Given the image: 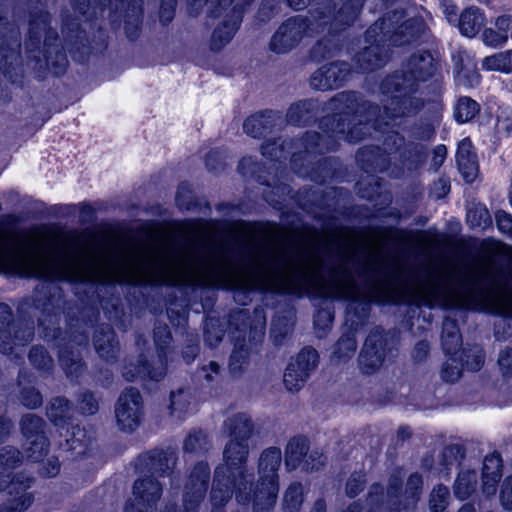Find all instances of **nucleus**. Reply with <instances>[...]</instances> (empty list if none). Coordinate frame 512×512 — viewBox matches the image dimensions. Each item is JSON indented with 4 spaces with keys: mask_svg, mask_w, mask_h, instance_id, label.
Returning a JSON list of instances; mask_svg holds the SVG:
<instances>
[{
    "mask_svg": "<svg viewBox=\"0 0 512 512\" xmlns=\"http://www.w3.org/2000/svg\"><path fill=\"white\" fill-rule=\"evenodd\" d=\"M144 365L149 367L150 369H153L154 367H157V364L155 363V361H153V363H151L147 359L146 355L141 353L139 355V358L137 360V364L136 365L129 364V365H126L123 368V371H122L123 377L127 381H134L138 377H140V378H150V379L154 380L150 375L142 373L140 371V368H142V366H144Z\"/></svg>",
    "mask_w": 512,
    "mask_h": 512,
    "instance_id": "0e129e2a",
    "label": "nucleus"
},
{
    "mask_svg": "<svg viewBox=\"0 0 512 512\" xmlns=\"http://www.w3.org/2000/svg\"><path fill=\"white\" fill-rule=\"evenodd\" d=\"M328 277L330 280H343L350 281V274L345 269H334L326 265L320 268L309 271L301 277V285L303 292L310 299H321L324 297L320 283Z\"/></svg>",
    "mask_w": 512,
    "mask_h": 512,
    "instance_id": "cd10ccee",
    "label": "nucleus"
},
{
    "mask_svg": "<svg viewBox=\"0 0 512 512\" xmlns=\"http://www.w3.org/2000/svg\"><path fill=\"white\" fill-rule=\"evenodd\" d=\"M73 12L83 17L84 21H92L101 15L108 6L113 23L123 19L127 38L134 41L141 34L143 19L142 0H69Z\"/></svg>",
    "mask_w": 512,
    "mask_h": 512,
    "instance_id": "423d86ee",
    "label": "nucleus"
},
{
    "mask_svg": "<svg viewBox=\"0 0 512 512\" xmlns=\"http://www.w3.org/2000/svg\"><path fill=\"white\" fill-rule=\"evenodd\" d=\"M356 349V330L348 329L335 342L332 354L336 359L346 361L354 356Z\"/></svg>",
    "mask_w": 512,
    "mask_h": 512,
    "instance_id": "8fccbe9b",
    "label": "nucleus"
},
{
    "mask_svg": "<svg viewBox=\"0 0 512 512\" xmlns=\"http://www.w3.org/2000/svg\"><path fill=\"white\" fill-rule=\"evenodd\" d=\"M62 20V34L65 43L70 47L72 58L84 62L96 48L88 42L86 30L82 28L78 19L70 15L68 10L60 14Z\"/></svg>",
    "mask_w": 512,
    "mask_h": 512,
    "instance_id": "4be33fe9",
    "label": "nucleus"
},
{
    "mask_svg": "<svg viewBox=\"0 0 512 512\" xmlns=\"http://www.w3.org/2000/svg\"><path fill=\"white\" fill-rule=\"evenodd\" d=\"M466 458V448L463 444H449L446 445L440 454L439 463L443 469L450 472L451 467L456 462L458 465H461L462 462Z\"/></svg>",
    "mask_w": 512,
    "mask_h": 512,
    "instance_id": "603ef678",
    "label": "nucleus"
},
{
    "mask_svg": "<svg viewBox=\"0 0 512 512\" xmlns=\"http://www.w3.org/2000/svg\"><path fill=\"white\" fill-rule=\"evenodd\" d=\"M288 334V318L283 313H278L272 320L270 329V338L275 346H281L285 343Z\"/></svg>",
    "mask_w": 512,
    "mask_h": 512,
    "instance_id": "bf43d9fd",
    "label": "nucleus"
},
{
    "mask_svg": "<svg viewBox=\"0 0 512 512\" xmlns=\"http://www.w3.org/2000/svg\"><path fill=\"white\" fill-rule=\"evenodd\" d=\"M77 407L83 415H94L99 410V401L92 391L83 389L77 395Z\"/></svg>",
    "mask_w": 512,
    "mask_h": 512,
    "instance_id": "338daca9",
    "label": "nucleus"
},
{
    "mask_svg": "<svg viewBox=\"0 0 512 512\" xmlns=\"http://www.w3.org/2000/svg\"><path fill=\"white\" fill-rule=\"evenodd\" d=\"M366 0H341L337 9L333 0H324L309 10L310 16L320 28L330 35H337L351 27L360 16Z\"/></svg>",
    "mask_w": 512,
    "mask_h": 512,
    "instance_id": "0eeeda50",
    "label": "nucleus"
},
{
    "mask_svg": "<svg viewBox=\"0 0 512 512\" xmlns=\"http://www.w3.org/2000/svg\"><path fill=\"white\" fill-rule=\"evenodd\" d=\"M503 473V459L498 451L486 455L481 469L482 489L487 494H494Z\"/></svg>",
    "mask_w": 512,
    "mask_h": 512,
    "instance_id": "f704fd0d",
    "label": "nucleus"
},
{
    "mask_svg": "<svg viewBox=\"0 0 512 512\" xmlns=\"http://www.w3.org/2000/svg\"><path fill=\"white\" fill-rule=\"evenodd\" d=\"M13 238L19 242V247L0 244V272L69 282L124 283V249L117 256L84 258L63 251L59 256L47 257L34 241L23 244L18 237Z\"/></svg>",
    "mask_w": 512,
    "mask_h": 512,
    "instance_id": "f257e3e1",
    "label": "nucleus"
},
{
    "mask_svg": "<svg viewBox=\"0 0 512 512\" xmlns=\"http://www.w3.org/2000/svg\"><path fill=\"white\" fill-rule=\"evenodd\" d=\"M168 406L171 417L182 420L187 414L191 404V392L188 388L180 387L170 392Z\"/></svg>",
    "mask_w": 512,
    "mask_h": 512,
    "instance_id": "09e8293b",
    "label": "nucleus"
},
{
    "mask_svg": "<svg viewBox=\"0 0 512 512\" xmlns=\"http://www.w3.org/2000/svg\"><path fill=\"white\" fill-rule=\"evenodd\" d=\"M30 363L38 370L51 371L54 366L52 357L42 346H33L28 354Z\"/></svg>",
    "mask_w": 512,
    "mask_h": 512,
    "instance_id": "052dcab7",
    "label": "nucleus"
},
{
    "mask_svg": "<svg viewBox=\"0 0 512 512\" xmlns=\"http://www.w3.org/2000/svg\"><path fill=\"white\" fill-rule=\"evenodd\" d=\"M480 113V103L467 95L458 96L452 105L453 120L458 125L473 124L477 122Z\"/></svg>",
    "mask_w": 512,
    "mask_h": 512,
    "instance_id": "c9c22d12",
    "label": "nucleus"
},
{
    "mask_svg": "<svg viewBox=\"0 0 512 512\" xmlns=\"http://www.w3.org/2000/svg\"><path fill=\"white\" fill-rule=\"evenodd\" d=\"M94 348L99 357L107 362H114L120 351L114 330L108 324L99 325L93 337Z\"/></svg>",
    "mask_w": 512,
    "mask_h": 512,
    "instance_id": "473e14b6",
    "label": "nucleus"
},
{
    "mask_svg": "<svg viewBox=\"0 0 512 512\" xmlns=\"http://www.w3.org/2000/svg\"><path fill=\"white\" fill-rule=\"evenodd\" d=\"M466 222L471 229L481 228L487 229L492 224V217L489 210L484 204H478L468 209L466 214Z\"/></svg>",
    "mask_w": 512,
    "mask_h": 512,
    "instance_id": "5fc2aeb1",
    "label": "nucleus"
},
{
    "mask_svg": "<svg viewBox=\"0 0 512 512\" xmlns=\"http://www.w3.org/2000/svg\"><path fill=\"white\" fill-rule=\"evenodd\" d=\"M262 155L274 162H283L288 156V138L286 135L267 137L261 144Z\"/></svg>",
    "mask_w": 512,
    "mask_h": 512,
    "instance_id": "c03bdc74",
    "label": "nucleus"
},
{
    "mask_svg": "<svg viewBox=\"0 0 512 512\" xmlns=\"http://www.w3.org/2000/svg\"><path fill=\"white\" fill-rule=\"evenodd\" d=\"M117 425L121 430L132 432L143 416V399L139 390L128 387L121 392L115 404Z\"/></svg>",
    "mask_w": 512,
    "mask_h": 512,
    "instance_id": "a211bd4d",
    "label": "nucleus"
},
{
    "mask_svg": "<svg viewBox=\"0 0 512 512\" xmlns=\"http://www.w3.org/2000/svg\"><path fill=\"white\" fill-rule=\"evenodd\" d=\"M481 68L488 72L512 73V49L493 53L484 57Z\"/></svg>",
    "mask_w": 512,
    "mask_h": 512,
    "instance_id": "de8ad7c7",
    "label": "nucleus"
},
{
    "mask_svg": "<svg viewBox=\"0 0 512 512\" xmlns=\"http://www.w3.org/2000/svg\"><path fill=\"white\" fill-rule=\"evenodd\" d=\"M381 28L371 24L364 32L366 46L356 52L352 61L358 73L369 74L383 68L388 60L389 49L383 36H380Z\"/></svg>",
    "mask_w": 512,
    "mask_h": 512,
    "instance_id": "4468645a",
    "label": "nucleus"
},
{
    "mask_svg": "<svg viewBox=\"0 0 512 512\" xmlns=\"http://www.w3.org/2000/svg\"><path fill=\"white\" fill-rule=\"evenodd\" d=\"M320 363L319 352L311 345L303 346L293 359L290 357V393L298 392Z\"/></svg>",
    "mask_w": 512,
    "mask_h": 512,
    "instance_id": "a878e982",
    "label": "nucleus"
},
{
    "mask_svg": "<svg viewBox=\"0 0 512 512\" xmlns=\"http://www.w3.org/2000/svg\"><path fill=\"white\" fill-rule=\"evenodd\" d=\"M440 71L436 51L423 48L411 53L400 69L387 74L380 82V92L389 100L384 107L386 115L393 120L417 116L426 106V100L416 95L420 84L431 81L432 94L440 96L442 82L435 78Z\"/></svg>",
    "mask_w": 512,
    "mask_h": 512,
    "instance_id": "7ed1b4c3",
    "label": "nucleus"
},
{
    "mask_svg": "<svg viewBox=\"0 0 512 512\" xmlns=\"http://www.w3.org/2000/svg\"><path fill=\"white\" fill-rule=\"evenodd\" d=\"M19 429L25 439L24 451L27 459L32 462L42 460L50 448L46 421L37 414L26 413L19 421Z\"/></svg>",
    "mask_w": 512,
    "mask_h": 512,
    "instance_id": "2eb2a0df",
    "label": "nucleus"
},
{
    "mask_svg": "<svg viewBox=\"0 0 512 512\" xmlns=\"http://www.w3.org/2000/svg\"><path fill=\"white\" fill-rule=\"evenodd\" d=\"M212 447L208 434L202 429H192L183 441V452L195 456L205 455Z\"/></svg>",
    "mask_w": 512,
    "mask_h": 512,
    "instance_id": "a18cd8bd",
    "label": "nucleus"
},
{
    "mask_svg": "<svg viewBox=\"0 0 512 512\" xmlns=\"http://www.w3.org/2000/svg\"><path fill=\"white\" fill-rule=\"evenodd\" d=\"M290 170L296 171L305 179L320 186L342 179V164L334 156H323L311 161L305 156L290 154Z\"/></svg>",
    "mask_w": 512,
    "mask_h": 512,
    "instance_id": "ddd939ff",
    "label": "nucleus"
},
{
    "mask_svg": "<svg viewBox=\"0 0 512 512\" xmlns=\"http://www.w3.org/2000/svg\"><path fill=\"white\" fill-rule=\"evenodd\" d=\"M248 258L251 279L266 291L283 293L288 289V253L284 246L266 237L262 241L253 235L236 239Z\"/></svg>",
    "mask_w": 512,
    "mask_h": 512,
    "instance_id": "39448f33",
    "label": "nucleus"
},
{
    "mask_svg": "<svg viewBox=\"0 0 512 512\" xmlns=\"http://www.w3.org/2000/svg\"><path fill=\"white\" fill-rule=\"evenodd\" d=\"M328 105L331 112L320 117L322 107L317 99L290 103V125L307 127L317 124L332 142L343 139L356 144L368 137V129L377 131L384 124L382 107L358 91L338 92L329 99Z\"/></svg>",
    "mask_w": 512,
    "mask_h": 512,
    "instance_id": "f03ea898",
    "label": "nucleus"
},
{
    "mask_svg": "<svg viewBox=\"0 0 512 512\" xmlns=\"http://www.w3.org/2000/svg\"><path fill=\"white\" fill-rule=\"evenodd\" d=\"M310 441L305 435L290 437V472L300 467L309 452Z\"/></svg>",
    "mask_w": 512,
    "mask_h": 512,
    "instance_id": "3c124183",
    "label": "nucleus"
},
{
    "mask_svg": "<svg viewBox=\"0 0 512 512\" xmlns=\"http://www.w3.org/2000/svg\"><path fill=\"white\" fill-rule=\"evenodd\" d=\"M210 481V467L206 462H198L192 469L185 484L183 494L184 512H197L204 500Z\"/></svg>",
    "mask_w": 512,
    "mask_h": 512,
    "instance_id": "b1692460",
    "label": "nucleus"
},
{
    "mask_svg": "<svg viewBox=\"0 0 512 512\" xmlns=\"http://www.w3.org/2000/svg\"><path fill=\"white\" fill-rule=\"evenodd\" d=\"M463 368L468 372H478L482 369L485 362V354L482 349L473 350L470 348H461L457 354Z\"/></svg>",
    "mask_w": 512,
    "mask_h": 512,
    "instance_id": "864d4df0",
    "label": "nucleus"
},
{
    "mask_svg": "<svg viewBox=\"0 0 512 512\" xmlns=\"http://www.w3.org/2000/svg\"><path fill=\"white\" fill-rule=\"evenodd\" d=\"M178 461V453L175 448H154L141 454L137 459V468L141 472H149L153 476H169Z\"/></svg>",
    "mask_w": 512,
    "mask_h": 512,
    "instance_id": "bb28decb",
    "label": "nucleus"
},
{
    "mask_svg": "<svg viewBox=\"0 0 512 512\" xmlns=\"http://www.w3.org/2000/svg\"><path fill=\"white\" fill-rule=\"evenodd\" d=\"M237 476L225 473V468L216 467L211 490V502L214 507L223 506L232 497L233 489L236 491V499L241 504L253 501L252 482L241 489L237 485Z\"/></svg>",
    "mask_w": 512,
    "mask_h": 512,
    "instance_id": "f3484780",
    "label": "nucleus"
},
{
    "mask_svg": "<svg viewBox=\"0 0 512 512\" xmlns=\"http://www.w3.org/2000/svg\"><path fill=\"white\" fill-rule=\"evenodd\" d=\"M486 17L477 6H469L460 13L458 28L462 36L474 38L484 27Z\"/></svg>",
    "mask_w": 512,
    "mask_h": 512,
    "instance_id": "4c0bfd02",
    "label": "nucleus"
},
{
    "mask_svg": "<svg viewBox=\"0 0 512 512\" xmlns=\"http://www.w3.org/2000/svg\"><path fill=\"white\" fill-rule=\"evenodd\" d=\"M172 340L170 328L167 324L158 323L154 327V343L157 349V360L155 363L157 367L150 369L147 366H142L140 371L150 375L154 380L159 381L166 374V355L169 345Z\"/></svg>",
    "mask_w": 512,
    "mask_h": 512,
    "instance_id": "7c9ffc66",
    "label": "nucleus"
},
{
    "mask_svg": "<svg viewBox=\"0 0 512 512\" xmlns=\"http://www.w3.org/2000/svg\"><path fill=\"white\" fill-rule=\"evenodd\" d=\"M17 20L26 18L24 50L27 65L44 77L47 72L60 75L68 66V58L62 47L53 17L47 9L46 0H26L23 16L15 13Z\"/></svg>",
    "mask_w": 512,
    "mask_h": 512,
    "instance_id": "20e7f679",
    "label": "nucleus"
},
{
    "mask_svg": "<svg viewBox=\"0 0 512 512\" xmlns=\"http://www.w3.org/2000/svg\"><path fill=\"white\" fill-rule=\"evenodd\" d=\"M382 144L394 156L400 167L410 173L419 171L427 162V146L420 142L407 141L397 130L387 131Z\"/></svg>",
    "mask_w": 512,
    "mask_h": 512,
    "instance_id": "9b49d317",
    "label": "nucleus"
},
{
    "mask_svg": "<svg viewBox=\"0 0 512 512\" xmlns=\"http://www.w3.org/2000/svg\"><path fill=\"white\" fill-rule=\"evenodd\" d=\"M224 428L228 431L230 440L247 442L253 434L254 423L245 413H238L224 421Z\"/></svg>",
    "mask_w": 512,
    "mask_h": 512,
    "instance_id": "ea45409f",
    "label": "nucleus"
},
{
    "mask_svg": "<svg viewBox=\"0 0 512 512\" xmlns=\"http://www.w3.org/2000/svg\"><path fill=\"white\" fill-rule=\"evenodd\" d=\"M396 350L392 335L384 329H374L367 335L358 355V365L365 375L376 373L388 356Z\"/></svg>",
    "mask_w": 512,
    "mask_h": 512,
    "instance_id": "f8f14e48",
    "label": "nucleus"
},
{
    "mask_svg": "<svg viewBox=\"0 0 512 512\" xmlns=\"http://www.w3.org/2000/svg\"><path fill=\"white\" fill-rule=\"evenodd\" d=\"M450 491L447 486L438 484L433 488L430 499L429 508L431 512H444L449 504Z\"/></svg>",
    "mask_w": 512,
    "mask_h": 512,
    "instance_id": "e2e57ef3",
    "label": "nucleus"
},
{
    "mask_svg": "<svg viewBox=\"0 0 512 512\" xmlns=\"http://www.w3.org/2000/svg\"><path fill=\"white\" fill-rule=\"evenodd\" d=\"M9 305L0 303V352L11 353L14 346H24L34 337L33 323L13 322Z\"/></svg>",
    "mask_w": 512,
    "mask_h": 512,
    "instance_id": "dca6fc26",
    "label": "nucleus"
},
{
    "mask_svg": "<svg viewBox=\"0 0 512 512\" xmlns=\"http://www.w3.org/2000/svg\"><path fill=\"white\" fill-rule=\"evenodd\" d=\"M232 0H187L188 13L197 17L204 6H207V15L210 18H217L221 14L220 8L225 9ZM177 0H161V5L176 7Z\"/></svg>",
    "mask_w": 512,
    "mask_h": 512,
    "instance_id": "58836bf2",
    "label": "nucleus"
},
{
    "mask_svg": "<svg viewBox=\"0 0 512 512\" xmlns=\"http://www.w3.org/2000/svg\"><path fill=\"white\" fill-rule=\"evenodd\" d=\"M352 74V65L344 60L324 64L314 71L310 78L312 88L329 91L343 87Z\"/></svg>",
    "mask_w": 512,
    "mask_h": 512,
    "instance_id": "5701e85b",
    "label": "nucleus"
},
{
    "mask_svg": "<svg viewBox=\"0 0 512 512\" xmlns=\"http://www.w3.org/2000/svg\"><path fill=\"white\" fill-rule=\"evenodd\" d=\"M248 455V442L229 440L223 450L224 463L218 466L225 468V473L237 476L236 483L241 489L250 485L253 479V474L248 473L246 469Z\"/></svg>",
    "mask_w": 512,
    "mask_h": 512,
    "instance_id": "aec40b11",
    "label": "nucleus"
},
{
    "mask_svg": "<svg viewBox=\"0 0 512 512\" xmlns=\"http://www.w3.org/2000/svg\"><path fill=\"white\" fill-rule=\"evenodd\" d=\"M288 124V114L282 111L264 109L247 117L243 131L252 138H262L273 132L284 131Z\"/></svg>",
    "mask_w": 512,
    "mask_h": 512,
    "instance_id": "412c9836",
    "label": "nucleus"
},
{
    "mask_svg": "<svg viewBox=\"0 0 512 512\" xmlns=\"http://www.w3.org/2000/svg\"><path fill=\"white\" fill-rule=\"evenodd\" d=\"M21 45L22 36L18 25L0 16V75L3 74L13 83L23 73Z\"/></svg>",
    "mask_w": 512,
    "mask_h": 512,
    "instance_id": "9d476101",
    "label": "nucleus"
},
{
    "mask_svg": "<svg viewBox=\"0 0 512 512\" xmlns=\"http://www.w3.org/2000/svg\"><path fill=\"white\" fill-rule=\"evenodd\" d=\"M423 490V476L419 472L411 473L405 483L403 497L406 504L415 505L419 500Z\"/></svg>",
    "mask_w": 512,
    "mask_h": 512,
    "instance_id": "6e6d98bb",
    "label": "nucleus"
},
{
    "mask_svg": "<svg viewBox=\"0 0 512 512\" xmlns=\"http://www.w3.org/2000/svg\"><path fill=\"white\" fill-rule=\"evenodd\" d=\"M336 143L332 142L326 135L321 131L315 130H307L305 131L301 138V146L303 147L302 153H294L296 156H305L306 159L311 156L322 155L325 152L335 151L339 145L338 141Z\"/></svg>",
    "mask_w": 512,
    "mask_h": 512,
    "instance_id": "72a5a7b5",
    "label": "nucleus"
},
{
    "mask_svg": "<svg viewBox=\"0 0 512 512\" xmlns=\"http://www.w3.org/2000/svg\"><path fill=\"white\" fill-rule=\"evenodd\" d=\"M455 162L465 183L473 184L479 172V163L470 137H465L459 141L455 153Z\"/></svg>",
    "mask_w": 512,
    "mask_h": 512,
    "instance_id": "2f4dec72",
    "label": "nucleus"
},
{
    "mask_svg": "<svg viewBox=\"0 0 512 512\" xmlns=\"http://www.w3.org/2000/svg\"><path fill=\"white\" fill-rule=\"evenodd\" d=\"M58 358L60 367L71 381L77 380L86 371L80 352L70 349L68 345H59Z\"/></svg>",
    "mask_w": 512,
    "mask_h": 512,
    "instance_id": "e433bc0d",
    "label": "nucleus"
},
{
    "mask_svg": "<svg viewBox=\"0 0 512 512\" xmlns=\"http://www.w3.org/2000/svg\"><path fill=\"white\" fill-rule=\"evenodd\" d=\"M478 475L474 469L461 470L454 481L453 493L456 499L465 501L476 491Z\"/></svg>",
    "mask_w": 512,
    "mask_h": 512,
    "instance_id": "37998d69",
    "label": "nucleus"
},
{
    "mask_svg": "<svg viewBox=\"0 0 512 512\" xmlns=\"http://www.w3.org/2000/svg\"><path fill=\"white\" fill-rule=\"evenodd\" d=\"M46 415L58 428H64L72 415V403L65 397H53L47 404Z\"/></svg>",
    "mask_w": 512,
    "mask_h": 512,
    "instance_id": "a19ab883",
    "label": "nucleus"
},
{
    "mask_svg": "<svg viewBox=\"0 0 512 512\" xmlns=\"http://www.w3.org/2000/svg\"><path fill=\"white\" fill-rule=\"evenodd\" d=\"M390 154L386 148L378 145H365L356 151L358 167L367 174L384 173L391 166Z\"/></svg>",
    "mask_w": 512,
    "mask_h": 512,
    "instance_id": "c85d7f7f",
    "label": "nucleus"
},
{
    "mask_svg": "<svg viewBox=\"0 0 512 512\" xmlns=\"http://www.w3.org/2000/svg\"><path fill=\"white\" fill-rule=\"evenodd\" d=\"M441 346L445 355H456L462 348V335L455 319L446 318L444 321Z\"/></svg>",
    "mask_w": 512,
    "mask_h": 512,
    "instance_id": "79ce46f5",
    "label": "nucleus"
},
{
    "mask_svg": "<svg viewBox=\"0 0 512 512\" xmlns=\"http://www.w3.org/2000/svg\"><path fill=\"white\" fill-rule=\"evenodd\" d=\"M398 12L393 11L392 14H386L373 23L381 28L380 36H383L386 46L393 48H401L410 46L421 41L425 30L427 29L426 22L421 17H410L398 23ZM400 17L403 12L399 13Z\"/></svg>",
    "mask_w": 512,
    "mask_h": 512,
    "instance_id": "1a4fd4ad",
    "label": "nucleus"
},
{
    "mask_svg": "<svg viewBox=\"0 0 512 512\" xmlns=\"http://www.w3.org/2000/svg\"><path fill=\"white\" fill-rule=\"evenodd\" d=\"M162 492L161 483L152 475L137 479L133 485L135 500L126 505L124 512H154Z\"/></svg>",
    "mask_w": 512,
    "mask_h": 512,
    "instance_id": "393cba45",
    "label": "nucleus"
},
{
    "mask_svg": "<svg viewBox=\"0 0 512 512\" xmlns=\"http://www.w3.org/2000/svg\"><path fill=\"white\" fill-rule=\"evenodd\" d=\"M249 1L232 0L225 9L221 8V14L218 17L226 13L227 18L219 23L211 34L210 49L212 51H221L231 42L242 21L243 8Z\"/></svg>",
    "mask_w": 512,
    "mask_h": 512,
    "instance_id": "6ab92c4d",
    "label": "nucleus"
},
{
    "mask_svg": "<svg viewBox=\"0 0 512 512\" xmlns=\"http://www.w3.org/2000/svg\"><path fill=\"white\" fill-rule=\"evenodd\" d=\"M340 50L341 46L339 43L325 36L312 45L308 52V57L311 62L319 64L335 57Z\"/></svg>",
    "mask_w": 512,
    "mask_h": 512,
    "instance_id": "49530a36",
    "label": "nucleus"
},
{
    "mask_svg": "<svg viewBox=\"0 0 512 512\" xmlns=\"http://www.w3.org/2000/svg\"><path fill=\"white\" fill-rule=\"evenodd\" d=\"M65 437V444H61V446L65 447L68 450H78V453H82L86 447L84 443L85 431L79 426H71L66 430V434L63 435Z\"/></svg>",
    "mask_w": 512,
    "mask_h": 512,
    "instance_id": "774afa93",
    "label": "nucleus"
},
{
    "mask_svg": "<svg viewBox=\"0 0 512 512\" xmlns=\"http://www.w3.org/2000/svg\"><path fill=\"white\" fill-rule=\"evenodd\" d=\"M445 356L447 359L441 366L440 377L444 382L453 384L460 379L465 370L457 354Z\"/></svg>",
    "mask_w": 512,
    "mask_h": 512,
    "instance_id": "4d7b16f0",
    "label": "nucleus"
},
{
    "mask_svg": "<svg viewBox=\"0 0 512 512\" xmlns=\"http://www.w3.org/2000/svg\"><path fill=\"white\" fill-rule=\"evenodd\" d=\"M249 323L242 321L240 327L232 333L234 348L229 358V371L233 375H240L249 364L251 352L250 339H247Z\"/></svg>",
    "mask_w": 512,
    "mask_h": 512,
    "instance_id": "c756f323",
    "label": "nucleus"
},
{
    "mask_svg": "<svg viewBox=\"0 0 512 512\" xmlns=\"http://www.w3.org/2000/svg\"><path fill=\"white\" fill-rule=\"evenodd\" d=\"M23 453L16 447L6 445L0 448V469H15L22 464Z\"/></svg>",
    "mask_w": 512,
    "mask_h": 512,
    "instance_id": "680f3d73",
    "label": "nucleus"
},
{
    "mask_svg": "<svg viewBox=\"0 0 512 512\" xmlns=\"http://www.w3.org/2000/svg\"><path fill=\"white\" fill-rule=\"evenodd\" d=\"M334 311L331 308L318 307L313 314V328L318 337L322 338L332 328Z\"/></svg>",
    "mask_w": 512,
    "mask_h": 512,
    "instance_id": "13d9d810",
    "label": "nucleus"
},
{
    "mask_svg": "<svg viewBox=\"0 0 512 512\" xmlns=\"http://www.w3.org/2000/svg\"><path fill=\"white\" fill-rule=\"evenodd\" d=\"M281 463V451L270 447L262 452L258 463L259 483L253 490V511L269 512L278 494L277 470Z\"/></svg>",
    "mask_w": 512,
    "mask_h": 512,
    "instance_id": "6e6552de",
    "label": "nucleus"
},
{
    "mask_svg": "<svg viewBox=\"0 0 512 512\" xmlns=\"http://www.w3.org/2000/svg\"><path fill=\"white\" fill-rule=\"evenodd\" d=\"M176 203L179 208L185 210H195L200 207V203L194 196L191 186L185 182L178 186Z\"/></svg>",
    "mask_w": 512,
    "mask_h": 512,
    "instance_id": "69168bd1",
    "label": "nucleus"
}]
</instances>
